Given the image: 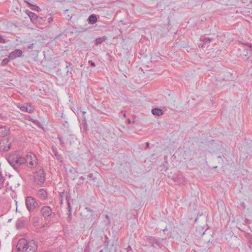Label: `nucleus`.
<instances>
[{"label": "nucleus", "instance_id": "nucleus-1", "mask_svg": "<svg viewBox=\"0 0 252 252\" xmlns=\"http://www.w3.org/2000/svg\"><path fill=\"white\" fill-rule=\"evenodd\" d=\"M16 249L19 252H36L37 250V244L34 240L27 241L22 239L19 240Z\"/></svg>", "mask_w": 252, "mask_h": 252}, {"label": "nucleus", "instance_id": "nucleus-2", "mask_svg": "<svg viewBox=\"0 0 252 252\" xmlns=\"http://www.w3.org/2000/svg\"><path fill=\"white\" fill-rule=\"evenodd\" d=\"M9 164L15 170L26 163L25 158L17 154H10L7 158Z\"/></svg>", "mask_w": 252, "mask_h": 252}, {"label": "nucleus", "instance_id": "nucleus-3", "mask_svg": "<svg viewBox=\"0 0 252 252\" xmlns=\"http://www.w3.org/2000/svg\"><path fill=\"white\" fill-rule=\"evenodd\" d=\"M26 204L28 210L30 212L33 211L34 209H37L39 207V204L36 202L35 198L28 196L27 197L26 199Z\"/></svg>", "mask_w": 252, "mask_h": 252}, {"label": "nucleus", "instance_id": "nucleus-4", "mask_svg": "<svg viewBox=\"0 0 252 252\" xmlns=\"http://www.w3.org/2000/svg\"><path fill=\"white\" fill-rule=\"evenodd\" d=\"M34 182L37 184H42L45 179V174L43 169H40L38 171L34 172Z\"/></svg>", "mask_w": 252, "mask_h": 252}, {"label": "nucleus", "instance_id": "nucleus-5", "mask_svg": "<svg viewBox=\"0 0 252 252\" xmlns=\"http://www.w3.org/2000/svg\"><path fill=\"white\" fill-rule=\"evenodd\" d=\"M94 213V210L87 207L82 210L80 215L84 219L92 218L94 219L95 218Z\"/></svg>", "mask_w": 252, "mask_h": 252}, {"label": "nucleus", "instance_id": "nucleus-6", "mask_svg": "<svg viewBox=\"0 0 252 252\" xmlns=\"http://www.w3.org/2000/svg\"><path fill=\"white\" fill-rule=\"evenodd\" d=\"M41 214L45 219L47 220L51 218L52 214V209L47 206H44L41 209Z\"/></svg>", "mask_w": 252, "mask_h": 252}, {"label": "nucleus", "instance_id": "nucleus-7", "mask_svg": "<svg viewBox=\"0 0 252 252\" xmlns=\"http://www.w3.org/2000/svg\"><path fill=\"white\" fill-rule=\"evenodd\" d=\"M11 147V143L9 142L8 138H4L3 140L0 142V150L1 151H7Z\"/></svg>", "mask_w": 252, "mask_h": 252}, {"label": "nucleus", "instance_id": "nucleus-8", "mask_svg": "<svg viewBox=\"0 0 252 252\" xmlns=\"http://www.w3.org/2000/svg\"><path fill=\"white\" fill-rule=\"evenodd\" d=\"M26 13L28 15L31 21L33 23L37 24L40 21V20L42 19V18L38 16L36 14L29 10L26 11Z\"/></svg>", "mask_w": 252, "mask_h": 252}, {"label": "nucleus", "instance_id": "nucleus-9", "mask_svg": "<svg viewBox=\"0 0 252 252\" xmlns=\"http://www.w3.org/2000/svg\"><path fill=\"white\" fill-rule=\"evenodd\" d=\"M26 160V163H29V164L32 166L36 165L37 164V158L36 156L33 154H31L30 155H28L27 156V158H25Z\"/></svg>", "mask_w": 252, "mask_h": 252}, {"label": "nucleus", "instance_id": "nucleus-10", "mask_svg": "<svg viewBox=\"0 0 252 252\" xmlns=\"http://www.w3.org/2000/svg\"><path fill=\"white\" fill-rule=\"evenodd\" d=\"M23 52L22 50L20 49H15L14 51L11 52L8 56V58L10 60H14L17 57H20Z\"/></svg>", "mask_w": 252, "mask_h": 252}, {"label": "nucleus", "instance_id": "nucleus-11", "mask_svg": "<svg viewBox=\"0 0 252 252\" xmlns=\"http://www.w3.org/2000/svg\"><path fill=\"white\" fill-rule=\"evenodd\" d=\"M38 195L41 199L44 200L47 197V193L44 189H41L39 190Z\"/></svg>", "mask_w": 252, "mask_h": 252}, {"label": "nucleus", "instance_id": "nucleus-12", "mask_svg": "<svg viewBox=\"0 0 252 252\" xmlns=\"http://www.w3.org/2000/svg\"><path fill=\"white\" fill-rule=\"evenodd\" d=\"M9 132V129L5 126L0 127V137H5Z\"/></svg>", "mask_w": 252, "mask_h": 252}, {"label": "nucleus", "instance_id": "nucleus-13", "mask_svg": "<svg viewBox=\"0 0 252 252\" xmlns=\"http://www.w3.org/2000/svg\"><path fill=\"white\" fill-rule=\"evenodd\" d=\"M152 112L153 115L158 116L162 115L163 114V112L161 109L157 108L153 109Z\"/></svg>", "mask_w": 252, "mask_h": 252}, {"label": "nucleus", "instance_id": "nucleus-14", "mask_svg": "<svg viewBox=\"0 0 252 252\" xmlns=\"http://www.w3.org/2000/svg\"><path fill=\"white\" fill-rule=\"evenodd\" d=\"M235 0H220V2L223 5H232Z\"/></svg>", "mask_w": 252, "mask_h": 252}, {"label": "nucleus", "instance_id": "nucleus-15", "mask_svg": "<svg viewBox=\"0 0 252 252\" xmlns=\"http://www.w3.org/2000/svg\"><path fill=\"white\" fill-rule=\"evenodd\" d=\"M25 220L24 219H19L17 221L16 227L18 229H20L24 226Z\"/></svg>", "mask_w": 252, "mask_h": 252}, {"label": "nucleus", "instance_id": "nucleus-16", "mask_svg": "<svg viewBox=\"0 0 252 252\" xmlns=\"http://www.w3.org/2000/svg\"><path fill=\"white\" fill-rule=\"evenodd\" d=\"M20 108L23 111L27 112L29 113H32L33 112V110L30 106H21Z\"/></svg>", "mask_w": 252, "mask_h": 252}, {"label": "nucleus", "instance_id": "nucleus-17", "mask_svg": "<svg viewBox=\"0 0 252 252\" xmlns=\"http://www.w3.org/2000/svg\"><path fill=\"white\" fill-rule=\"evenodd\" d=\"M88 20L91 24H94L97 21V17L94 14H92L89 16Z\"/></svg>", "mask_w": 252, "mask_h": 252}, {"label": "nucleus", "instance_id": "nucleus-18", "mask_svg": "<svg viewBox=\"0 0 252 252\" xmlns=\"http://www.w3.org/2000/svg\"><path fill=\"white\" fill-rule=\"evenodd\" d=\"M147 240L148 243L151 244L152 246H154L155 244L158 243V240L153 237H149L147 238Z\"/></svg>", "mask_w": 252, "mask_h": 252}, {"label": "nucleus", "instance_id": "nucleus-19", "mask_svg": "<svg viewBox=\"0 0 252 252\" xmlns=\"http://www.w3.org/2000/svg\"><path fill=\"white\" fill-rule=\"evenodd\" d=\"M52 151H53V154H54L55 156H56L57 159L58 160H60L61 161H62V156L61 155H59L58 154V152L57 151V150L56 149H55V148H53L52 149Z\"/></svg>", "mask_w": 252, "mask_h": 252}, {"label": "nucleus", "instance_id": "nucleus-20", "mask_svg": "<svg viewBox=\"0 0 252 252\" xmlns=\"http://www.w3.org/2000/svg\"><path fill=\"white\" fill-rule=\"evenodd\" d=\"M109 242H110V240H109L108 237H107V235H105V240L103 242V244H104V246L105 247L104 248L106 249V250H107L108 248Z\"/></svg>", "mask_w": 252, "mask_h": 252}, {"label": "nucleus", "instance_id": "nucleus-21", "mask_svg": "<svg viewBox=\"0 0 252 252\" xmlns=\"http://www.w3.org/2000/svg\"><path fill=\"white\" fill-rule=\"evenodd\" d=\"M27 2V3L28 4V5H29L30 6H31V9L32 10H35V11H38L40 8L38 6H36L35 5H33V4H32V3H31L30 2H28V1H26Z\"/></svg>", "mask_w": 252, "mask_h": 252}, {"label": "nucleus", "instance_id": "nucleus-22", "mask_svg": "<svg viewBox=\"0 0 252 252\" xmlns=\"http://www.w3.org/2000/svg\"><path fill=\"white\" fill-rule=\"evenodd\" d=\"M213 40V38L210 37H205L203 39V42L204 45H207L210 42H212Z\"/></svg>", "mask_w": 252, "mask_h": 252}, {"label": "nucleus", "instance_id": "nucleus-23", "mask_svg": "<svg viewBox=\"0 0 252 252\" xmlns=\"http://www.w3.org/2000/svg\"><path fill=\"white\" fill-rule=\"evenodd\" d=\"M31 221L33 225H36L39 222V218L37 217H33Z\"/></svg>", "mask_w": 252, "mask_h": 252}, {"label": "nucleus", "instance_id": "nucleus-24", "mask_svg": "<svg viewBox=\"0 0 252 252\" xmlns=\"http://www.w3.org/2000/svg\"><path fill=\"white\" fill-rule=\"evenodd\" d=\"M106 38L105 37H103V38H97L95 40V44L98 45L99 44H101L103 41H104Z\"/></svg>", "mask_w": 252, "mask_h": 252}, {"label": "nucleus", "instance_id": "nucleus-25", "mask_svg": "<svg viewBox=\"0 0 252 252\" xmlns=\"http://www.w3.org/2000/svg\"><path fill=\"white\" fill-rule=\"evenodd\" d=\"M66 201H67V209H68V212H71V205H70V203L69 201V199H68V196H66Z\"/></svg>", "mask_w": 252, "mask_h": 252}, {"label": "nucleus", "instance_id": "nucleus-26", "mask_svg": "<svg viewBox=\"0 0 252 252\" xmlns=\"http://www.w3.org/2000/svg\"><path fill=\"white\" fill-rule=\"evenodd\" d=\"M9 58L8 59H7V58L4 59L1 62V65L4 66V65H6L9 61Z\"/></svg>", "mask_w": 252, "mask_h": 252}, {"label": "nucleus", "instance_id": "nucleus-27", "mask_svg": "<svg viewBox=\"0 0 252 252\" xmlns=\"http://www.w3.org/2000/svg\"><path fill=\"white\" fill-rule=\"evenodd\" d=\"M67 214L68 215V217L67 218V220L68 222H70L71 220V212H67Z\"/></svg>", "mask_w": 252, "mask_h": 252}, {"label": "nucleus", "instance_id": "nucleus-28", "mask_svg": "<svg viewBox=\"0 0 252 252\" xmlns=\"http://www.w3.org/2000/svg\"><path fill=\"white\" fill-rule=\"evenodd\" d=\"M171 230H172V228H171L170 227H169L168 228L167 227V226H166L163 229H162L163 231V232H165V231H171Z\"/></svg>", "mask_w": 252, "mask_h": 252}, {"label": "nucleus", "instance_id": "nucleus-29", "mask_svg": "<svg viewBox=\"0 0 252 252\" xmlns=\"http://www.w3.org/2000/svg\"><path fill=\"white\" fill-rule=\"evenodd\" d=\"M247 50H249V51H251L252 52V44H247Z\"/></svg>", "mask_w": 252, "mask_h": 252}, {"label": "nucleus", "instance_id": "nucleus-30", "mask_svg": "<svg viewBox=\"0 0 252 252\" xmlns=\"http://www.w3.org/2000/svg\"><path fill=\"white\" fill-rule=\"evenodd\" d=\"M4 181V178L2 176L1 173L0 172V184H2Z\"/></svg>", "mask_w": 252, "mask_h": 252}, {"label": "nucleus", "instance_id": "nucleus-31", "mask_svg": "<svg viewBox=\"0 0 252 252\" xmlns=\"http://www.w3.org/2000/svg\"><path fill=\"white\" fill-rule=\"evenodd\" d=\"M156 244L158 246L159 248H162L163 246V244L159 242V240H158V243H156Z\"/></svg>", "mask_w": 252, "mask_h": 252}, {"label": "nucleus", "instance_id": "nucleus-32", "mask_svg": "<svg viewBox=\"0 0 252 252\" xmlns=\"http://www.w3.org/2000/svg\"><path fill=\"white\" fill-rule=\"evenodd\" d=\"M167 30L166 28H163V33H160V36H163L165 33L167 32Z\"/></svg>", "mask_w": 252, "mask_h": 252}, {"label": "nucleus", "instance_id": "nucleus-33", "mask_svg": "<svg viewBox=\"0 0 252 252\" xmlns=\"http://www.w3.org/2000/svg\"><path fill=\"white\" fill-rule=\"evenodd\" d=\"M0 43H6V40L4 39H3L0 36Z\"/></svg>", "mask_w": 252, "mask_h": 252}, {"label": "nucleus", "instance_id": "nucleus-34", "mask_svg": "<svg viewBox=\"0 0 252 252\" xmlns=\"http://www.w3.org/2000/svg\"><path fill=\"white\" fill-rule=\"evenodd\" d=\"M126 250L127 252H130L131 251H132V249H131V246H128L126 248Z\"/></svg>", "mask_w": 252, "mask_h": 252}, {"label": "nucleus", "instance_id": "nucleus-35", "mask_svg": "<svg viewBox=\"0 0 252 252\" xmlns=\"http://www.w3.org/2000/svg\"><path fill=\"white\" fill-rule=\"evenodd\" d=\"M89 63L90 64V65L91 66H92L93 67H94L95 66V63H94L91 60H90L89 61Z\"/></svg>", "mask_w": 252, "mask_h": 252}, {"label": "nucleus", "instance_id": "nucleus-36", "mask_svg": "<svg viewBox=\"0 0 252 252\" xmlns=\"http://www.w3.org/2000/svg\"><path fill=\"white\" fill-rule=\"evenodd\" d=\"M88 176H89V178H92V179H93V180H94H94H95V179H96V178H95V177H93V174H89V175H88Z\"/></svg>", "mask_w": 252, "mask_h": 252}, {"label": "nucleus", "instance_id": "nucleus-37", "mask_svg": "<svg viewBox=\"0 0 252 252\" xmlns=\"http://www.w3.org/2000/svg\"><path fill=\"white\" fill-rule=\"evenodd\" d=\"M32 122L33 123H35L36 124H37L39 126H40V123L38 121H37L36 120H33Z\"/></svg>", "mask_w": 252, "mask_h": 252}, {"label": "nucleus", "instance_id": "nucleus-38", "mask_svg": "<svg viewBox=\"0 0 252 252\" xmlns=\"http://www.w3.org/2000/svg\"><path fill=\"white\" fill-rule=\"evenodd\" d=\"M33 48V44H32L31 45H30L28 48V49H32Z\"/></svg>", "mask_w": 252, "mask_h": 252}, {"label": "nucleus", "instance_id": "nucleus-39", "mask_svg": "<svg viewBox=\"0 0 252 252\" xmlns=\"http://www.w3.org/2000/svg\"><path fill=\"white\" fill-rule=\"evenodd\" d=\"M70 71L69 70V69H67V71H66V73H67V74H68V73H69V71H70V74H72V73H71V71H72V67H70Z\"/></svg>", "mask_w": 252, "mask_h": 252}, {"label": "nucleus", "instance_id": "nucleus-40", "mask_svg": "<svg viewBox=\"0 0 252 252\" xmlns=\"http://www.w3.org/2000/svg\"><path fill=\"white\" fill-rule=\"evenodd\" d=\"M248 51H249V50H247V51H246V52H245V51H244V52H245V53H244V55H245V56H247V54L248 53Z\"/></svg>", "mask_w": 252, "mask_h": 252}, {"label": "nucleus", "instance_id": "nucleus-41", "mask_svg": "<svg viewBox=\"0 0 252 252\" xmlns=\"http://www.w3.org/2000/svg\"><path fill=\"white\" fill-rule=\"evenodd\" d=\"M248 51H249V50H247V51H246V52H245V51H244V52H245V53H244V55H245V56H247V54L248 53Z\"/></svg>", "mask_w": 252, "mask_h": 252}, {"label": "nucleus", "instance_id": "nucleus-42", "mask_svg": "<svg viewBox=\"0 0 252 252\" xmlns=\"http://www.w3.org/2000/svg\"><path fill=\"white\" fill-rule=\"evenodd\" d=\"M105 218L109 221V217L108 215H105Z\"/></svg>", "mask_w": 252, "mask_h": 252}, {"label": "nucleus", "instance_id": "nucleus-43", "mask_svg": "<svg viewBox=\"0 0 252 252\" xmlns=\"http://www.w3.org/2000/svg\"><path fill=\"white\" fill-rule=\"evenodd\" d=\"M79 179L82 180H85V178L83 176L80 177Z\"/></svg>", "mask_w": 252, "mask_h": 252}, {"label": "nucleus", "instance_id": "nucleus-44", "mask_svg": "<svg viewBox=\"0 0 252 252\" xmlns=\"http://www.w3.org/2000/svg\"><path fill=\"white\" fill-rule=\"evenodd\" d=\"M70 64H71L70 63L68 65H66V67L67 68H69V67L70 66Z\"/></svg>", "mask_w": 252, "mask_h": 252}, {"label": "nucleus", "instance_id": "nucleus-45", "mask_svg": "<svg viewBox=\"0 0 252 252\" xmlns=\"http://www.w3.org/2000/svg\"><path fill=\"white\" fill-rule=\"evenodd\" d=\"M146 146H147V147H148L149 146V142H147L146 143Z\"/></svg>", "mask_w": 252, "mask_h": 252}, {"label": "nucleus", "instance_id": "nucleus-46", "mask_svg": "<svg viewBox=\"0 0 252 252\" xmlns=\"http://www.w3.org/2000/svg\"><path fill=\"white\" fill-rule=\"evenodd\" d=\"M161 240H162V241H165V240H166V238H162V239H161Z\"/></svg>", "mask_w": 252, "mask_h": 252}, {"label": "nucleus", "instance_id": "nucleus-47", "mask_svg": "<svg viewBox=\"0 0 252 252\" xmlns=\"http://www.w3.org/2000/svg\"><path fill=\"white\" fill-rule=\"evenodd\" d=\"M128 123L129 124H130V123H131V121H130L129 120H128Z\"/></svg>", "mask_w": 252, "mask_h": 252}, {"label": "nucleus", "instance_id": "nucleus-48", "mask_svg": "<svg viewBox=\"0 0 252 252\" xmlns=\"http://www.w3.org/2000/svg\"><path fill=\"white\" fill-rule=\"evenodd\" d=\"M250 242L251 243H252V239H251V240H250Z\"/></svg>", "mask_w": 252, "mask_h": 252}, {"label": "nucleus", "instance_id": "nucleus-49", "mask_svg": "<svg viewBox=\"0 0 252 252\" xmlns=\"http://www.w3.org/2000/svg\"><path fill=\"white\" fill-rule=\"evenodd\" d=\"M99 252H103V250H101Z\"/></svg>", "mask_w": 252, "mask_h": 252}, {"label": "nucleus", "instance_id": "nucleus-50", "mask_svg": "<svg viewBox=\"0 0 252 252\" xmlns=\"http://www.w3.org/2000/svg\"><path fill=\"white\" fill-rule=\"evenodd\" d=\"M82 113H83V115H84V114L86 113V112H84V111H83Z\"/></svg>", "mask_w": 252, "mask_h": 252}, {"label": "nucleus", "instance_id": "nucleus-51", "mask_svg": "<svg viewBox=\"0 0 252 252\" xmlns=\"http://www.w3.org/2000/svg\"><path fill=\"white\" fill-rule=\"evenodd\" d=\"M124 117H126V114H124Z\"/></svg>", "mask_w": 252, "mask_h": 252}, {"label": "nucleus", "instance_id": "nucleus-52", "mask_svg": "<svg viewBox=\"0 0 252 252\" xmlns=\"http://www.w3.org/2000/svg\"><path fill=\"white\" fill-rule=\"evenodd\" d=\"M243 207L244 208H245V207L244 206V205H243Z\"/></svg>", "mask_w": 252, "mask_h": 252}, {"label": "nucleus", "instance_id": "nucleus-53", "mask_svg": "<svg viewBox=\"0 0 252 252\" xmlns=\"http://www.w3.org/2000/svg\"><path fill=\"white\" fill-rule=\"evenodd\" d=\"M1 118V114H0V118Z\"/></svg>", "mask_w": 252, "mask_h": 252}]
</instances>
